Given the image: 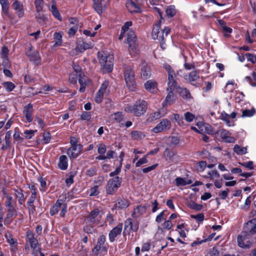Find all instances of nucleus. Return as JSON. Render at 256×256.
<instances>
[{"label":"nucleus","mask_w":256,"mask_h":256,"mask_svg":"<svg viewBox=\"0 0 256 256\" xmlns=\"http://www.w3.org/2000/svg\"><path fill=\"white\" fill-rule=\"evenodd\" d=\"M138 229V224L136 221H133L131 218L127 219L124 222V230L128 232L132 230L136 232Z\"/></svg>","instance_id":"obj_17"},{"label":"nucleus","mask_w":256,"mask_h":256,"mask_svg":"<svg viewBox=\"0 0 256 256\" xmlns=\"http://www.w3.org/2000/svg\"><path fill=\"white\" fill-rule=\"evenodd\" d=\"M175 102L174 94L172 92H168L163 102L162 105L164 108L167 107L172 105Z\"/></svg>","instance_id":"obj_24"},{"label":"nucleus","mask_w":256,"mask_h":256,"mask_svg":"<svg viewBox=\"0 0 256 256\" xmlns=\"http://www.w3.org/2000/svg\"><path fill=\"white\" fill-rule=\"evenodd\" d=\"M89 248L84 245L79 244L78 248H76V252L80 254L82 256H87Z\"/></svg>","instance_id":"obj_36"},{"label":"nucleus","mask_w":256,"mask_h":256,"mask_svg":"<svg viewBox=\"0 0 256 256\" xmlns=\"http://www.w3.org/2000/svg\"><path fill=\"white\" fill-rule=\"evenodd\" d=\"M34 188V186H32V188H31V190H32V196H30L28 200V206H32V204H33L36 198V194L35 190L34 188Z\"/></svg>","instance_id":"obj_50"},{"label":"nucleus","mask_w":256,"mask_h":256,"mask_svg":"<svg viewBox=\"0 0 256 256\" xmlns=\"http://www.w3.org/2000/svg\"><path fill=\"white\" fill-rule=\"evenodd\" d=\"M0 3L2 5V12L6 14H8V6L9 2L8 0H0Z\"/></svg>","instance_id":"obj_48"},{"label":"nucleus","mask_w":256,"mask_h":256,"mask_svg":"<svg viewBox=\"0 0 256 256\" xmlns=\"http://www.w3.org/2000/svg\"><path fill=\"white\" fill-rule=\"evenodd\" d=\"M216 135L218 138H220L228 142H234L235 141V138L230 136L229 132L224 129L218 130L216 132Z\"/></svg>","instance_id":"obj_14"},{"label":"nucleus","mask_w":256,"mask_h":256,"mask_svg":"<svg viewBox=\"0 0 256 256\" xmlns=\"http://www.w3.org/2000/svg\"><path fill=\"white\" fill-rule=\"evenodd\" d=\"M2 85L6 88V90L8 92H12L16 88L15 84L10 82H4Z\"/></svg>","instance_id":"obj_49"},{"label":"nucleus","mask_w":256,"mask_h":256,"mask_svg":"<svg viewBox=\"0 0 256 256\" xmlns=\"http://www.w3.org/2000/svg\"><path fill=\"white\" fill-rule=\"evenodd\" d=\"M147 206L146 205H140L137 206L134 210L132 216L138 218L144 214L146 212Z\"/></svg>","instance_id":"obj_23"},{"label":"nucleus","mask_w":256,"mask_h":256,"mask_svg":"<svg viewBox=\"0 0 256 256\" xmlns=\"http://www.w3.org/2000/svg\"><path fill=\"white\" fill-rule=\"evenodd\" d=\"M63 36L62 32H54V39L55 46H60L62 44V38Z\"/></svg>","instance_id":"obj_31"},{"label":"nucleus","mask_w":256,"mask_h":256,"mask_svg":"<svg viewBox=\"0 0 256 256\" xmlns=\"http://www.w3.org/2000/svg\"><path fill=\"white\" fill-rule=\"evenodd\" d=\"M94 8L96 12L100 14H102V10L104 9V7L99 4V0H95L94 3Z\"/></svg>","instance_id":"obj_53"},{"label":"nucleus","mask_w":256,"mask_h":256,"mask_svg":"<svg viewBox=\"0 0 256 256\" xmlns=\"http://www.w3.org/2000/svg\"><path fill=\"white\" fill-rule=\"evenodd\" d=\"M166 13L168 18H172L175 16L176 10L174 6H168L166 10Z\"/></svg>","instance_id":"obj_44"},{"label":"nucleus","mask_w":256,"mask_h":256,"mask_svg":"<svg viewBox=\"0 0 256 256\" xmlns=\"http://www.w3.org/2000/svg\"><path fill=\"white\" fill-rule=\"evenodd\" d=\"M104 96H106V95L98 90V91L96 93V96L95 98L96 102L97 103H100L102 101Z\"/></svg>","instance_id":"obj_64"},{"label":"nucleus","mask_w":256,"mask_h":256,"mask_svg":"<svg viewBox=\"0 0 256 256\" xmlns=\"http://www.w3.org/2000/svg\"><path fill=\"white\" fill-rule=\"evenodd\" d=\"M177 92L180 94L185 99H188L191 98V96L190 92L186 88L178 87Z\"/></svg>","instance_id":"obj_34"},{"label":"nucleus","mask_w":256,"mask_h":256,"mask_svg":"<svg viewBox=\"0 0 256 256\" xmlns=\"http://www.w3.org/2000/svg\"><path fill=\"white\" fill-rule=\"evenodd\" d=\"M78 82L80 85L79 90L80 92H82L85 90L86 84L90 82L88 80H86L85 78H80Z\"/></svg>","instance_id":"obj_47"},{"label":"nucleus","mask_w":256,"mask_h":256,"mask_svg":"<svg viewBox=\"0 0 256 256\" xmlns=\"http://www.w3.org/2000/svg\"><path fill=\"white\" fill-rule=\"evenodd\" d=\"M248 234L246 232H243L238 236L237 240L238 246L242 248H250L252 243L250 240H244L248 238Z\"/></svg>","instance_id":"obj_11"},{"label":"nucleus","mask_w":256,"mask_h":256,"mask_svg":"<svg viewBox=\"0 0 256 256\" xmlns=\"http://www.w3.org/2000/svg\"><path fill=\"white\" fill-rule=\"evenodd\" d=\"M26 54L30 60L36 64H38L40 62L41 58L38 52L34 50L30 44L28 46Z\"/></svg>","instance_id":"obj_9"},{"label":"nucleus","mask_w":256,"mask_h":256,"mask_svg":"<svg viewBox=\"0 0 256 256\" xmlns=\"http://www.w3.org/2000/svg\"><path fill=\"white\" fill-rule=\"evenodd\" d=\"M102 212L98 208L95 209L91 212L86 220L92 224H98L102 216Z\"/></svg>","instance_id":"obj_10"},{"label":"nucleus","mask_w":256,"mask_h":256,"mask_svg":"<svg viewBox=\"0 0 256 256\" xmlns=\"http://www.w3.org/2000/svg\"><path fill=\"white\" fill-rule=\"evenodd\" d=\"M214 131L211 128V126L208 124H206L204 126V128L202 130L200 134L207 133L208 134H212Z\"/></svg>","instance_id":"obj_57"},{"label":"nucleus","mask_w":256,"mask_h":256,"mask_svg":"<svg viewBox=\"0 0 256 256\" xmlns=\"http://www.w3.org/2000/svg\"><path fill=\"white\" fill-rule=\"evenodd\" d=\"M147 108V104L143 100H139L133 105H128L125 110L128 112L134 114L136 116H140L143 114Z\"/></svg>","instance_id":"obj_2"},{"label":"nucleus","mask_w":256,"mask_h":256,"mask_svg":"<svg viewBox=\"0 0 256 256\" xmlns=\"http://www.w3.org/2000/svg\"><path fill=\"white\" fill-rule=\"evenodd\" d=\"M127 42L129 44V52L132 56H136L138 52L136 36L133 31L130 30L127 33Z\"/></svg>","instance_id":"obj_5"},{"label":"nucleus","mask_w":256,"mask_h":256,"mask_svg":"<svg viewBox=\"0 0 256 256\" xmlns=\"http://www.w3.org/2000/svg\"><path fill=\"white\" fill-rule=\"evenodd\" d=\"M132 26V22L130 21L126 22L122 28L120 34L119 36V39L122 40L124 37V33L128 31V28Z\"/></svg>","instance_id":"obj_41"},{"label":"nucleus","mask_w":256,"mask_h":256,"mask_svg":"<svg viewBox=\"0 0 256 256\" xmlns=\"http://www.w3.org/2000/svg\"><path fill=\"white\" fill-rule=\"evenodd\" d=\"M82 146H71L67 151V154L70 158H76L82 150Z\"/></svg>","instance_id":"obj_13"},{"label":"nucleus","mask_w":256,"mask_h":256,"mask_svg":"<svg viewBox=\"0 0 256 256\" xmlns=\"http://www.w3.org/2000/svg\"><path fill=\"white\" fill-rule=\"evenodd\" d=\"M171 128V122L167 118H164L154 127L152 132L154 133H158L170 130Z\"/></svg>","instance_id":"obj_7"},{"label":"nucleus","mask_w":256,"mask_h":256,"mask_svg":"<svg viewBox=\"0 0 256 256\" xmlns=\"http://www.w3.org/2000/svg\"><path fill=\"white\" fill-rule=\"evenodd\" d=\"M189 207L193 210H200L202 208V206L200 204H197L194 202H191L188 204Z\"/></svg>","instance_id":"obj_62"},{"label":"nucleus","mask_w":256,"mask_h":256,"mask_svg":"<svg viewBox=\"0 0 256 256\" xmlns=\"http://www.w3.org/2000/svg\"><path fill=\"white\" fill-rule=\"evenodd\" d=\"M93 42H83L82 44H78L76 46V49L80 52H82L84 50L91 48L93 47Z\"/></svg>","instance_id":"obj_27"},{"label":"nucleus","mask_w":256,"mask_h":256,"mask_svg":"<svg viewBox=\"0 0 256 256\" xmlns=\"http://www.w3.org/2000/svg\"><path fill=\"white\" fill-rule=\"evenodd\" d=\"M23 114L28 122L32 121L33 109L32 105L31 104H28L24 107Z\"/></svg>","instance_id":"obj_18"},{"label":"nucleus","mask_w":256,"mask_h":256,"mask_svg":"<svg viewBox=\"0 0 256 256\" xmlns=\"http://www.w3.org/2000/svg\"><path fill=\"white\" fill-rule=\"evenodd\" d=\"M130 205L129 202L126 200H120L116 204L117 208H124L128 207Z\"/></svg>","instance_id":"obj_46"},{"label":"nucleus","mask_w":256,"mask_h":256,"mask_svg":"<svg viewBox=\"0 0 256 256\" xmlns=\"http://www.w3.org/2000/svg\"><path fill=\"white\" fill-rule=\"evenodd\" d=\"M98 152L100 154L99 156H104V155L105 152H106V146L103 144H100L98 146Z\"/></svg>","instance_id":"obj_60"},{"label":"nucleus","mask_w":256,"mask_h":256,"mask_svg":"<svg viewBox=\"0 0 256 256\" xmlns=\"http://www.w3.org/2000/svg\"><path fill=\"white\" fill-rule=\"evenodd\" d=\"M114 152L112 150H108L106 152V155L102 156H98L96 158L98 160H104L106 159H110L113 157V155Z\"/></svg>","instance_id":"obj_45"},{"label":"nucleus","mask_w":256,"mask_h":256,"mask_svg":"<svg viewBox=\"0 0 256 256\" xmlns=\"http://www.w3.org/2000/svg\"><path fill=\"white\" fill-rule=\"evenodd\" d=\"M140 66L141 68V76L144 80L150 78L151 76V71L150 67L148 66L145 60H142Z\"/></svg>","instance_id":"obj_16"},{"label":"nucleus","mask_w":256,"mask_h":256,"mask_svg":"<svg viewBox=\"0 0 256 256\" xmlns=\"http://www.w3.org/2000/svg\"><path fill=\"white\" fill-rule=\"evenodd\" d=\"M184 116L186 120L188 122H192L196 118L194 114L190 112H186L185 113Z\"/></svg>","instance_id":"obj_59"},{"label":"nucleus","mask_w":256,"mask_h":256,"mask_svg":"<svg viewBox=\"0 0 256 256\" xmlns=\"http://www.w3.org/2000/svg\"><path fill=\"white\" fill-rule=\"evenodd\" d=\"M256 112V110L254 108H251L250 110H242V118L245 117H251L253 116Z\"/></svg>","instance_id":"obj_42"},{"label":"nucleus","mask_w":256,"mask_h":256,"mask_svg":"<svg viewBox=\"0 0 256 256\" xmlns=\"http://www.w3.org/2000/svg\"><path fill=\"white\" fill-rule=\"evenodd\" d=\"M220 118L228 126H234V121L230 118L229 114H226L225 112L223 111L221 112Z\"/></svg>","instance_id":"obj_26"},{"label":"nucleus","mask_w":256,"mask_h":256,"mask_svg":"<svg viewBox=\"0 0 256 256\" xmlns=\"http://www.w3.org/2000/svg\"><path fill=\"white\" fill-rule=\"evenodd\" d=\"M206 166V162L205 161H201L196 164V168L199 172H203Z\"/></svg>","instance_id":"obj_58"},{"label":"nucleus","mask_w":256,"mask_h":256,"mask_svg":"<svg viewBox=\"0 0 256 256\" xmlns=\"http://www.w3.org/2000/svg\"><path fill=\"white\" fill-rule=\"evenodd\" d=\"M5 199L6 200L4 202V204L6 207L14 206L13 198L11 195L10 196H7V198H5Z\"/></svg>","instance_id":"obj_61"},{"label":"nucleus","mask_w":256,"mask_h":256,"mask_svg":"<svg viewBox=\"0 0 256 256\" xmlns=\"http://www.w3.org/2000/svg\"><path fill=\"white\" fill-rule=\"evenodd\" d=\"M26 236L28 242L30 244L31 248L35 252H33L32 254L34 256H36V253L40 252V248L38 246V242L36 238H34L32 232L30 230H28L26 232Z\"/></svg>","instance_id":"obj_12"},{"label":"nucleus","mask_w":256,"mask_h":256,"mask_svg":"<svg viewBox=\"0 0 256 256\" xmlns=\"http://www.w3.org/2000/svg\"><path fill=\"white\" fill-rule=\"evenodd\" d=\"M148 162L147 155H145L142 158L140 159L136 163V167L140 166L141 165L146 164Z\"/></svg>","instance_id":"obj_63"},{"label":"nucleus","mask_w":256,"mask_h":256,"mask_svg":"<svg viewBox=\"0 0 256 256\" xmlns=\"http://www.w3.org/2000/svg\"><path fill=\"white\" fill-rule=\"evenodd\" d=\"M237 87V85L235 84L234 80H229L225 87L224 91L226 92H232Z\"/></svg>","instance_id":"obj_37"},{"label":"nucleus","mask_w":256,"mask_h":256,"mask_svg":"<svg viewBox=\"0 0 256 256\" xmlns=\"http://www.w3.org/2000/svg\"><path fill=\"white\" fill-rule=\"evenodd\" d=\"M208 176H206V178H210V180H212L214 178H218L220 177V174L216 170L208 172Z\"/></svg>","instance_id":"obj_52"},{"label":"nucleus","mask_w":256,"mask_h":256,"mask_svg":"<svg viewBox=\"0 0 256 256\" xmlns=\"http://www.w3.org/2000/svg\"><path fill=\"white\" fill-rule=\"evenodd\" d=\"M142 5V4H138L132 0H127L126 2V6L128 10L131 13L141 12Z\"/></svg>","instance_id":"obj_15"},{"label":"nucleus","mask_w":256,"mask_h":256,"mask_svg":"<svg viewBox=\"0 0 256 256\" xmlns=\"http://www.w3.org/2000/svg\"><path fill=\"white\" fill-rule=\"evenodd\" d=\"M50 10L51 11L54 16L58 20L60 21L62 20V17L60 14V13L58 8H56V6H55V4H52V6Z\"/></svg>","instance_id":"obj_43"},{"label":"nucleus","mask_w":256,"mask_h":256,"mask_svg":"<svg viewBox=\"0 0 256 256\" xmlns=\"http://www.w3.org/2000/svg\"><path fill=\"white\" fill-rule=\"evenodd\" d=\"M246 229L250 234L256 233V218L248 221L246 223Z\"/></svg>","instance_id":"obj_28"},{"label":"nucleus","mask_w":256,"mask_h":256,"mask_svg":"<svg viewBox=\"0 0 256 256\" xmlns=\"http://www.w3.org/2000/svg\"><path fill=\"white\" fill-rule=\"evenodd\" d=\"M190 82H195L199 78V75L196 71H192L189 74L187 78Z\"/></svg>","instance_id":"obj_51"},{"label":"nucleus","mask_w":256,"mask_h":256,"mask_svg":"<svg viewBox=\"0 0 256 256\" xmlns=\"http://www.w3.org/2000/svg\"><path fill=\"white\" fill-rule=\"evenodd\" d=\"M164 115V113H161L160 112L158 111L150 114V118H151L150 120H157L161 117H163Z\"/></svg>","instance_id":"obj_54"},{"label":"nucleus","mask_w":256,"mask_h":256,"mask_svg":"<svg viewBox=\"0 0 256 256\" xmlns=\"http://www.w3.org/2000/svg\"><path fill=\"white\" fill-rule=\"evenodd\" d=\"M98 56L99 62L102 67L104 72H110L112 70L113 66L112 56L105 52H98Z\"/></svg>","instance_id":"obj_1"},{"label":"nucleus","mask_w":256,"mask_h":256,"mask_svg":"<svg viewBox=\"0 0 256 256\" xmlns=\"http://www.w3.org/2000/svg\"><path fill=\"white\" fill-rule=\"evenodd\" d=\"M34 5L36 12L38 14V16L36 15V18L37 20H41L42 17L41 16L40 13L42 11L44 7V0H34Z\"/></svg>","instance_id":"obj_25"},{"label":"nucleus","mask_w":256,"mask_h":256,"mask_svg":"<svg viewBox=\"0 0 256 256\" xmlns=\"http://www.w3.org/2000/svg\"><path fill=\"white\" fill-rule=\"evenodd\" d=\"M12 8L15 10L18 17L20 18L23 16L24 14V10L23 8V5L18 0H15L12 4Z\"/></svg>","instance_id":"obj_21"},{"label":"nucleus","mask_w":256,"mask_h":256,"mask_svg":"<svg viewBox=\"0 0 256 256\" xmlns=\"http://www.w3.org/2000/svg\"><path fill=\"white\" fill-rule=\"evenodd\" d=\"M176 184L178 186H184L188 184H190L192 183L191 180H186L184 178L178 177L175 179Z\"/></svg>","instance_id":"obj_35"},{"label":"nucleus","mask_w":256,"mask_h":256,"mask_svg":"<svg viewBox=\"0 0 256 256\" xmlns=\"http://www.w3.org/2000/svg\"><path fill=\"white\" fill-rule=\"evenodd\" d=\"M132 136L134 139H140L144 137V134L138 131H134L131 132Z\"/></svg>","instance_id":"obj_56"},{"label":"nucleus","mask_w":256,"mask_h":256,"mask_svg":"<svg viewBox=\"0 0 256 256\" xmlns=\"http://www.w3.org/2000/svg\"><path fill=\"white\" fill-rule=\"evenodd\" d=\"M121 182L118 176L110 179L108 182L106 192L108 194H112L120 185Z\"/></svg>","instance_id":"obj_8"},{"label":"nucleus","mask_w":256,"mask_h":256,"mask_svg":"<svg viewBox=\"0 0 256 256\" xmlns=\"http://www.w3.org/2000/svg\"><path fill=\"white\" fill-rule=\"evenodd\" d=\"M160 23L158 22L154 26L152 32V36L153 39L158 40L160 43L162 48H164L163 47V44H164V36H166L170 34V28L168 27L165 28L162 31V34L159 36L158 34L160 32Z\"/></svg>","instance_id":"obj_4"},{"label":"nucleus","mask_w":256,"mask_h":256,"mask_svg":"<svg viewBox=\"0 0 256 256\" xmlns=\"http://www.w3.org/2000/svg\"><path fill=\"white\" fill-rule=\"evenodd\" d=\"M124 78L129 89L130 90H134L136 85L134 72L130 66L126 67L124 71Z\"/></svg>","instance_id":"obj_6"},{"label":"nucleus","mask_w":256,"mask_h":256,"mask_svg":"<svg viewBox=\"0 0 256 256\" xmlns=\"http://www.w3.org/2000/svg\"><path fill=\"white\" fill-rule=\"evenodd\" d=\"M234 151L237 154L242 155L247 153V148L242 147L238 144H235L234 147Z\"/></svg>","instance_id":"obj_39"},{"label":"nucleus","mask_w":256,"mask_h":256,"mask_svg":"<svg viewBox=\"0 0 256 256\" xmlns=\"http://www.w3.org/2000/svg\"><path fill=\"white\" fill-rule=\"evenodd\" d=\"M122 229V224H119L116 226L114 228L109 234V238L111 242L114 241L115 238L120 234Z\"/></svg>","instance_id":"obj_20"},{"label":"nucleus","mask_w":256,"mask_h":256,"mask_svg":"<svg viewBox=\"0 0 256 256\" xmlns=\"http://www.w3.org/2000/svg\"><path fill=\"white\" fill-rule=\"evenodd\" d=\"M163 67L166 70L168 73L167 90L172 92L174 90L177 92L179 86H177L176 82L174 79L176 74L174 70H173L170 66L166 63L164 64Z\"/></svg>","instance_id":"obj_3"},{"label":"nucleus","mask_w":256,"mask_h":256,"mask_svg":"<svg viewBox=\"0 0 256 256\" xmlns=\"http://www.w3.org/2000/svg\"><path fill=\"white\" fill-rule=\"evenodd\" d=\"M110 122L113 123H118L120 122L122 120V115L121 112H118L112 114L110 116Z\"/></svg>","instance_id":"obj_29"},{"label":"nucleus","mask_w":256,"mask_h":256,"mask_svg":"<svg viewBox=\"0 0 256 256\" xmlns=\"http://www.w3.org/2000/svg\"><path fill=\"white\" fill-rule=\"evenodd\" d=\"M8 210V213L6 214L7 218H12L15 216L16 210L14 206L6 207Z\"/></svg>","instance_id":"obj_55"},{"label":"nucleus","mask_w":256,"mask_h":256,"mask_svg":"<svg viewBox=\"0 0 256 256\" xmlns=\"http://www.w3.org/2000/svg\"><path fill=\"white\" fill-rule=\"evenodd\" d=\"M107 248L104 246H96L92 250V256H104V252H106Z\"/></svg>","instance_id":"obj_22"},{"label":"nucleus","mask_w":256,"mask_h":256,"mask_svg":"<svg viewBox=\"0 0 256 256\" xmlns=\"http://www.w3.org/2000/svg\"><path fill=\"white\" fill-rule=\"evenodd\" d=\"M144 87L146 90L152 93H156L158 92V84L152 80H148L144 84Z\"/></svg>","instance_id":"obj_19"},{"label":"nucleus","mask_w":256,"mask_h":256,"mask_svg":"<svg viewBox=\"0 0 256 256\" xmlns=\"http://www.w3.org/2000/svg\"><path fill=\"white\" fill-rule=\"evenodd\" d=\"M99 90L104 94L105 95H108L110 92L109 82L108 80H104L101 84Z\"/></svg>","instance_id":"obj_38"},{"label":"nucleus","mask_w":256,"mask_h":256,"mask_svg":"<svg viewBox=\"0 0 256 256\" xmlns=\"http://www.w3.org/2000/svg\"><path fill=\"white\" fill-rule=\"evenodd\" d=\"M218 24L222 27L224 33V36L226 37L229 36L230 34H231L232 31V29L230 28L227 26L224 22L222 20H219Z\"/></svg>","instance_id":"obj_30"},{"label":"nucleus","mask_w":256,"mask_h":256,"mask_svg":"<svg viewBox=\"0 0 256 256\" xmlns=\"http://www.w3.org/2000/svg\"><path fill=\"white\" fill-rule=\"evenodd\" d=\"M58 165L61 170H64L67 168L68 166V158L66 156L62 155L60 156Z\"/></svg>","instance_id":"obj_32"},{"label":"nucleus","mask_w":256,"mask_h":256,"mask_svg":"<svg viewBox=\"0 0 256 256\" xmlns=\"http://www.w3.org/2000/svg\"><path fill=\"white\" fill-rule=\"evenodd\" d=\"M15 196L18 199V202L20 204H22L26 200V198L22 192V190H15Z\"/></svg>","instance_id":"obj_40"},{"label":"nucleus","mask_w":256,"mask_h":256,"mask_svg":"<svg viewBox=\"0 0 256 256\" xmlns=\"http://www.w3.org/2000/svg\"><path fill=\"white\" fill-rule=\"evenodd\" d=\"M62 200L58 199L56 202V204L50 208V214L53 216L56 214L61 208Z\"/></svg>","instance_id":"obj_33"}]
</instances>
